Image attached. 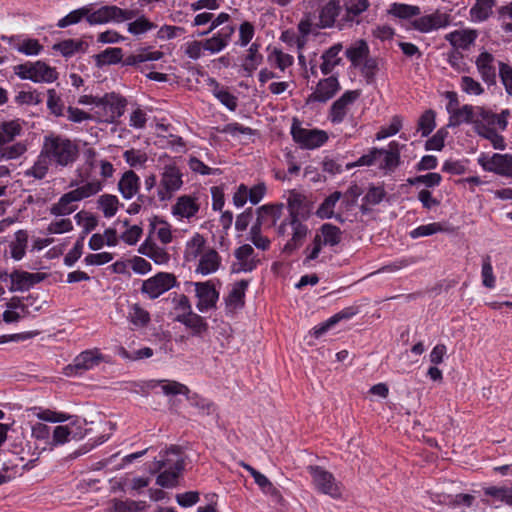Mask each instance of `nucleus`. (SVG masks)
<instances>
[{"mask_svg": "<svg viewBox=\"0 0 512 512\" xmlns=\"http://www.w3.org/2000/svg\"><path fill=\"white\" fill-rule=\"evenodd\" d=\"M184 52L185 55L192 60L200 59L204 55V52H206L203 40L187 42Z\"/></svg>", "mask_w": 512, "mask_h": 512, "instance_id": "63", "label": "nucleus"}, {"mask_svg": "<svg viewBox=\"0 0 512 512\" xmlns=\"http://www.w3.org/2000/svg\"><path fill=\"white\" fill-rule=\"evenodd\" d=\"M89 6L88 23L90 25L106 24L109 22H123L131 20L134 17L133 11L123 10L114 5L102 6L93 11L91 5Z\"/></svg>", "mask_w": 512, "mask_h": 512, "instance_id": "8", "label": "nucleus"}, {"mask_svg": "<svg viewBox=\"0 0 512 512\" xmlns=\"http://www.w3.org/2000/svg\"><path fill=\"white\" fill-rule=\"evenodd\" d=\"M235 26L226 25L214 33L211 37L203 40L205 50L211 55L223 51L231 42L235 33Z\"/></svg>", "mask_w": 512, "mask_h": 512, "instance_id": "18", "label": "nucleus"}, {"mask_svg": "<svg viewBox=\"0 0 512 512\" xmlns=\"http://www.w3.org/2000/svg\"><path fill=\"white\" fill-rule=\"evenodd\" d=\"M369 54V46L363 39L356 40L345 51V56L354 68L360 67L363 60H365Z\"/></svg>", "mask_w": 512, "mask_h": 512, "instance_id": "31", "label": "nucleus"}, {"mask_svg": "<svg viewBox=\"0 0 512 512\" xmlns=\"http://www.w3.org/2000/svg\"><path fill=\"white\" fill-rule=\"evenodd\" d=\"M101 354L98 350H86L75 357L73 363L66 367L67 375L81 374L100 363Z\"/></svg>", "mask_w": 512, "mask_h": 512, "instance_id": "20", "label": "nucleus"}, {"mask_svg": "<svg viewBox=\"0 0 512 512\" xmlns=\"http://www.w3.org/2000/svg\"><path fill=\"white\" fill-rule=\"evenodd\" d=\"M291 134L295 142L307 149L318 148L328 140L325 131L303 128L297 121L292 124Z\"/></svg>", "mask_w": 512, "mask_h": 512, "instance_id": "11", "label": "nucleus"}, {"mask_svg": "<svg viewBox=\"0 0 512 512\" xmlns=\"http://www.w3.org/2000/svg\"><path fill=\"white\" fill-rule=\"evenodd\" d=\"M247 286L248 282L246 280L236 282L232 286V289L226 299V304L229 308L237 309L244 305V297Z\"/></svg>", "mask_w": 512, "mask_h": 512, "instance_id": "43", "label": "nucleus"}, {"mask_svg": "<svg viewBox=\"0 0 512 512\" xmlns=\"http://www.w3.org/2000/svg\"><path fill=\"white\" fill-rule=\"evenodd\" d=\"M342 48V44L337 43L331 46L322 54V64L320 65V70L323 75L330 74L333 69L341 63L339 53L341 52Z\"/></svg>", "mask_w": 512, "mask_h": 512, "instance_id": "35", "label": "nucleus"}, {"mask_svg": "<svg viewBox=\"0 0 512 512\" xmlns=\"http://www.w3.org/2000/svg\"><path fill=\"white\" fill-rule=\"evenodd\" d=\"M477 38L475 30H455L445 35V39L457 49H468Z\"/></svg>", "mask_w": 512, "mask_h": 512, "instance_id": "32", "label": "nucleus"}, {"mask_svg": "<svg viewBox=\"0 0 512 512\" xmlns=\"http://www.w3.org/2000/svg\"><path fill=\"white\" fill-rule=\"evenodd\" d=\"M340 89L339 81L336 77L330 76L318 82L315 91L308 97L307 102L325 103L330 100Z\"/></svg>", "mask_w": 512, "mask_h": 512, "instance_id": "22", "label": "nucleus"}, {"mask_svg": "<svg viewBox=\"0 0 512 512\" xmlns=\"http://www.w3.org/2000/svg\"><path fill=\"white\" fill-rule=\"evenodd\" d=\"M176 285L177 280L173 274L159 272L143 281L141 292L146 294L149 299H156Z\"/></svg>", "mask_w": 512, "mask_h": 512, "instance_id": "10", "label": "nucleus"}, {"mask_svg": "<svg viewBox=\"0 0 512 512\" xmlns=\"http://www.w3.org/2000/svg\"><path fill=\"white\" fill-rule=\"evenodd\" d=\"M388 13L400 19H409L419 15L420 8L418 6L408 4L393 3L389 8Z\"/></svg>", "mask_w": 512, "mask_h": 512, "instance_id": "51", "label": "nucleus"}, {"mask_svg": "<svg viewBox=\"0 0 512 512\" xmlns=\"http://www.w3.org/2000/svg\"><path fill=\"white\" fill-rule=\"evenodd\" d=\"M207 85L210 87L212 95L228 110L235 111L238 106V99L230 93L229 89L222 86L216 79L209 78Z\"/></svg>", "mask_w": 512, "mask_h": 512, "instance_id": "27", "label": "nucleus"}, {"mask_svg": "<svg viewBox=\"0 0 512 512\" xmlns=\"http://www.w3.org/2000/svg\"><path fill=\"white\" fill-rule=\"evenodd\" d=\"M47 107L55 116L64 115V104L60 96L57 95L55 89L48 90Z\"/></svg>", "mask_w": 512, "mask_h": 512, "instance_id": "62", "label": "nucleus"}, {"mask_svg": "<svg viewBox=\"0 0 512 512\" xmlns=\"http://www.w3.org/2000/svg\"><path fill=\"white\" fill-rule=\"evenodd\" d=\"M343 9L340 0H329L319 10L317 28L327 29L336 27L339 29L340 17Z\"/></svg>", "mask_w": 512, "mask_h": 512, "instance_id": "14", "label": "nucleus"}, {"mask_svg": "<svg viewBox=\"0 0 512 512\" xmlns=\"http://www.w3.org/2000/svg\"><path fill=\"white\" fill-rule=\"evenodd\" d=\"M494 4V0H476L475 4L470 9L472 20L476 22L487 20L492 13Z\"/></svg>", "mask_w": 512, "mask_h": 512, "instance_id": "47", "label": "nucleus"}, {"mask_svg": "<svg viewBox=\"0 0 512 512\" xmlns=\"http://www.w3.org/2000/svg\"><path fill=\"white\" fill-rule=\"evenodd\" d=\"M42 277L39 273H29L26 271L15 270L10 273L9 291H26L29 290L33 285L39 283Z\"/></svg>", "mask_w": 512, "mask_h": 512, "instance_id": "25", "label": "nucleus"}, {"mask_svg": "<svg viewBox=\"0 0 512 512\" xmlns=\"http://www.w3.org/2000/svg\"><path fill=\"white\" fill-rule=\"evenodd\" d=\"M343 14L340 17L339 30L360 24V16L370 7L369 0H340Z\"/></svg>", "mask_w": 512, "mask_h": 512, "instance_id": "13", "label": "nucleus"}, {"mask_svg": "<svg viewBox=\"0 0 512 512\" xmlns=\"http://www.w3.org/2000/svg\"><path fill=\"white\" fill-rule=\"evenodd\" d=\"M195 292L198 298L196 307L199 312L204 313L216 307L219 293L211 282H196Z\"/></svg>", "mask_w": 512, "mask_h": 512, "instance_id": "17", "label": "nucleus"}, {"mask_svg": "<svg viewBox=\"0 0 512 512\" xmlns=\"http://www.w3.org/2000/svg\"><path fill=\"white\" fill-rule=\"evenodd\" d=\"M175 320L190 329L193 336H202L208 331V323L194 312L188 315H176Z\"/></svg>", "mask_w": 512, "mask_h": 512, "instance_id": "33", "label": "nucleus"}, {"mask_svg": "<svg viewBox=\"0 0 512 512\" xmlns=\"http://www.w3.org/2000/svg\"><path fill=\"white\" fill-rule=\"evenodd\" d=\"M77 177L70 182L73 190L64 193L56 203L50 207V213L54 216H66L73 213L77 206L76 202L93 197L102 191L103 181L93 178L88 180L89 172H83L82 169L76 170Z\"/></svg>", "mask_w": 512, "mask_h": 512, "instance_id": "2", "label": "nucleus"}, {"mask_svg": "<svg viewBox=\"0 0 512 512\" xmlns=\"http://www.w3.org/2000/svg\"><path fill=\"white\" fill-rule=\"evenodd\" d=\"M287 206L289 217L277 227V234L279 236L291 234V239L283 247V252L291 254L303 244L307 236V225L300 218L308 217L309 206L306 196L296 190L289 191Z\"/></svg>", "mask_w": 512, "mask_h": 512, "instance_id": "1", "label": "nucleus"}, {"mask_svg": "<svg viewBox=\"0 0 512 512\" xmlns=\"http://www.w3.org/2000/svg\"><path fill=\"white\" fill-rule=\"evenodd\" d=\"M308 472L312 476L313 484L318 491L333 498L340 497L339 485L329 471L320 466H309Z\"/></svg>", "mask_w": 512, "mask_h": 512, "instance_id": "12", "label": "nucleus"}, {"mask_svg": "<svg viewBox=\"0 0 512 512\" xmlns=\"http://www.w3.org/2000/svg\"><path fill=\"white\" fill-rule=\"evenodd\" d=\"M32 411L39 420L50 423H62L70 418L66 413L56 412L50 409H40L35 407Z\"/></svg>", "mask_w": 512, "mask_h": 512, "instance_id": "54", "label": "nucleus"}, {"mask_svg": "<svg viewBox=\"0 0 512 512\" xmlns=\"http://www.w3.org/2000/svg\"><path fill=\"white\" fill-rule=\"evenodd\" d=\"M477 162L484 171L512 178V154L494 153L489 155L481 153L478 156Z\"/></svg>", "mask_w": 512, "mask_h": 512, "instance_id": "9", "label": "nucleus"}, {"mask_svg": "<svg viewBox=\"0 0 512 512\" xmlns=\"http://www.w3.org/2000/svg\"><path fill=\"white\" fill-rule=\"evenodd\" d=\"M205 242L206 241L201 234L195 233L186 243L184 251V257L186 261L191 262L196 260L198 257H201V255L205 252Z\"/></svg>", "mask_w": 512, "mask_h": 512, "instance_id": "41", "label": "nucleus"}, {"mask_svg": "<svg viewBox=\"0 0 512 512\" xmlns=\"http://www.w3.org/2000/svg\"><path fill=\"white\" fill-rule=\"evenodd\" d=\"M378 166L388 172L394 171L400 163V145L396 141L389 143L387 149H379Z\"/></svg>", "mask_w": 512, "mask_h": 512, "instance_id": "26", "label": "nucleus"}, {"mask_svg": "<svg viewBox=\"0 0 512 512\" xmlns=\"http://www.w3.org/2000/svg\"><path fill=\"white\" fill-rule=\"evenodd\" d=\"M87 45L82 40L66 39L53 45L64 57H71L77 52H84Z\"/></svg>", "mask_w": 512, "mask_h": 512, "instance_id": "46", "label": "nucleus"}, {"mask_svg": "<svg viewBox=\"0 0 512 512\" xmlns=\"http://www.w3.org/2000/svg\"><path fill=\"white\" fill-rule=\"evenodd\" d=\"M140 178L132 171L128 170L123 173L118 182V190L124 199H132L139 191Z\"/></svg>", "mask_w": 512, "mask_h": 512, "instance_id": "29", "label": "nucleus"}, {"mask_svg": "<svg viewBox=\"0 0 512 512\" xmlns=\"http://www.w3.org/2000/svg\"><path fill=\"white\" fill-rule=\"evenodd\" d=\"M359 96L360 92L358 90H348L339 99H337L330 107L329 119L331 122L334 124L343 122Z\"/></svg>", "mask_w": 512, "mask_h": 512, "instance_id": "15", "label": "nucleus"}, {"mask_svg": "<svg viewBox=\"0 0 512 512\" xmlns=\"http://www.w3.org/2000/svg\"><path fill=\"white\" fill-rule=\"evenodd\" d=\"M89 6H83L79 9L71 11L65 17L61 18L57 26L59 28H65L67 26L79 23L83 18H86L88 22Z\"/></svg>", "mask_w": 512, "mask_h": 512, "instance_id": "55", "label": "nucleus"}, {"mask_svg": "<svg viewBox=\"0 0 512 512\" xmlns=\"http://www.w3.org/2000/svg\"><path fill=\"white\" fill-rule=\"evenodd\" d=\"M50 165H52V163L45 155H43L42 151L40 150L36 161L32 167L25 171L24 175L26 177H33L37 180H42L48 174Z\"/></svg>", "mask_w": 512, "mask_h": 512, "instance_id": "44", "label": "nucleus"}, {"mask_svg": "<svg viewBox=\"0 0 512 512\" xmlns=\"http://www.w3.org/2000/svg\"><path fill=\"white\" fill-rule=\"evenodd\" d=\"M342 194L339 191H335L330 194L323 203L319 206L316 211V215L321 219H330L334 216V208L337 202L340 200Z\"/></svg>", "mask_w": 512, "mask_h": 512, "instance_id": "48", "label": "nucleus"}, {"mask_svg": "<svg viewBox=\"0 0 512 512\" xmlns=\"http://www.w3.org/2000/svg\"><path fill=\"white\" fill-rule=\"evenodd\" d=\"M33 70L31 81L35 83H52L58 78L56 69L42 61L34 62Z\"/></svg>", "mask_w": 512, "mask_h": 512, "instance_id": "37", "label": "nucleus"}, {"mask_svg": "<svg viewBox=\"0 0 512 512\" xmlns=\"http://www.w3.org/2000/svg\"><path fill=\"white\" fill-rule=\"evenodd\" d=\"M41 151L56 168L71 167L79 157V147L70 138L50 133L43 138Z\"/></svg>", "mask_w": 512, "mask_h": 512, "instance_id": "3", "label": "nucleus"}, {"mask_svg": "<svg viewBox=\"0 0 512 512\" xmlns=\"http://www.w3.org/2000/svg\"><path fill=\"white\" fill-rule=\"evenodd\" d=\"M234 256L236 262L232 265V271L235 273L251 272L259 264V259L255 255L253 247L249 244H244L238 247Z\"/></svg>", "mask_w": 512, "mask_h": 512, "instance_id": "16", "label": "nucleus"}, {"mask_svg": "<svg viewBox=\"0 0 512 512\" xmlns=\"http://www.w3.org/2000/svg\"><path fill=\"white\" fill-rule=\"evenodd\" d=\"M260 44L254 42L250 45L247 50V55L242 63V69L245 72V76H252L253 72L261 65L263 56L259 52Z\"/></svg>", "mask_w": 512, "mask_h": 512, "instance_id": "40", "label": "nucleus"}, {"mask_svg": "<svg viewBox=\"0 0 512 512\" xmlns=\"http://www.w3.org/2000/svg\"><path fill=\"white\" fill-rule=\"evenodd\" d=\"M476 118V107L464 105L449 114L448 127H456L463 123L474 124Z\"/></svg>", "mask_w": 512, "mask_h": 512, "instance_id": "39", "label": "nucleus"}, {"mask_svg": "<svg viewBox=\"0 0 512 512\" xmlns=\"http://www.w3.org/2000/svg\"><path fill=\"white\" fill-rule=\"evenodd\" d=\"M23 134V123L19 119L0 121V160H14L27 151L24 142H14Z\"/></svg>", "mask_w": 512, "mask_h": 512, "instance_id": "5", "label": "nucleus"}, {"mask_svg": "<svg viewBox=\"0 0 512 512\" xmlns=\"http://www.w3.org/2000/svg\"><path fill=\"white\" fill-rule=\"evenodd\" d=\"M150 225L151 232L156 233L161 243L168 244L172 241L171 226L166 221L155 218Z\"/></svg>", "mask_w": 512, "mask_h": 512, "instance_id": "53", "label": "nucleus"}, {"mask_svg": "<svg viewBox=\"0 0 512 512\" xmlns=\"http://www.w3.org/2000/svg\"><path fill=\"white\" fill-rule=\"evenodd\" d=\"M475 497L471 494H457L455 496H443V499H440L439 502L446 504L452 508H456L459 506L470 507L474 502Z\"/></svg>", "mask_w": 512, "mask_h": 512, "instance_id": "57", "label": "nucleus"}, {"mask_svg": "<svg viewBox=\"0 0 512 512\" xmlns=\"http://www.w3.org/2000/svg\"><path fill=\"white\" fill-rule=\"evenodd\" d=\"M315 236L319 237L325 246L333 247L342 241L343 232L339 227L325 223L320 227L319 232Z\"/></svg>", "mask_w": 512, "mask_h": 512, "instance_id": "38", "label": "nucleus"}, {"mask_svg": "<svg viewBox=\"0 0 512 512\" xmlns=\"http://www.w3.org/2000/svg\"><path fill=\"white\" fill-rule=\"evenodd\" d=\"M128 319L136 327H145L150 322V314L136 303L131 305L128 312Z\"/></svg>", "mask_w": 512, "mask_h": 512, "instance_id": "52", "label": "nucleus"}, {"mask_svg": "<svg viewBox=\"0 0 512 512\" xmlns=\"http://www.w3.org/2000/svg\"><path fill=\"white\" fill-rule=\"evenodd\" d=\"M122 49L118 47L107 48L95 56L97 66L111 65L122 60Z\"/></svg>", "mask_w": 512, "mask_h": 512, "instance_id": "50", "label": "nucleus"}, {"mask_svg": "<svg viewBox=\"0 0 512 512\" xmlns=\"http://www.w3.org/2000/svg\"><path fill=\"white\" fill-rule=\"evenodd\" d=\"M184 459L181 456V448L171 446L160 453V459L154 461V467L150 469L156 473L164 469L156 479V484L163 488H173L178 483V478L184 470Z\"/></svg>", "mask_w": 512, "mask_h": 512, "instance_id": "4", "label": "nucleus"}, {"mask_svg": "<svg viewBox=\"0 0 512 512\" xmlns=\"http://www.w3.org/2000/svg\"><path fill=\"white\" fill-rule=\"evenodd\" d=\"M183 174L175 164L165 165L160 174V182L157 190L159 201L170 200L183 186Z\"/></svg>", "mask_w": 512, "mask_h": 512, "instance_id": "7", "label": "nucleus"}, {"mask_svg": "<svg viewBox=\"0 0 512 512\" xmlns=\"http://www.w3.org/2000/svg\"><path fill=\"white\" fill-rule=\"evenodd\" d=\"M74 219L76 220L77 224L82 227V235L86 236L89 234L92 230H94L98 225V219L96 216H94L91 213H87L84 211L78 212Z\"/></svg>", "mask_w": 512, "mask_h": 512, "instance_id": "56", "label": "nucleus"}, {"mask_svg": "<svg viewBox=\"0 0 512 512\" xmlns=\"http://www.w3.org/2000/svg\"><path fill=\"white\" fill-rule=\"evenodd\" d=\"M477 70L482 80L488 85L496 83V66L494 56L484 51L478 55L475 61Z\"/></svg>", "mask_w": 512, "mask_h": 512, "instance_id": "24", "label": "nucleus"}, {"mask_svg": "<svg viewBox=\"0 0 512 512\" xmlns=\"http://www.w3.org/2000/svg\"><path fill=\"white\" fill-rule=\"evenodd\" d=\"M221 258L214 249L206 250L200 257L196 272L202 275H209L218 270Z\"/></svg>", "mask_w": 512, "mask_h": 512, "instance_id": "34", "label": "nucleus"}, {"mask_svg": "<svg viewBox=\"0 0 512 512\" xmlns=\"http://www.w3.org/2000/svg\"><path fill=\"white\" fill-rule=\"evenodd\" d=\"M435 128V113L432 110L425 111L418 121V131L423 137L428 136Z\"/></svg>", "mask_w": 512, "mask_h": 512, "instance_id": "59", "label": "nucleus"}, {"mask_svg": "<svg viewBox=\"0 0 512 512\" xmlns=\"http://www.w3.org/2000/svg\"><path fill=\"white\" fill-rule=\"evenodd\" d=\"M475 131L479 136L489 140L494 149L504 150L506 148L504 137L494 127H488L483 121L481 123L476 121Z\"/></svg>", "mask_w": 512, "mask_h": 512, "instance_id": "36", "label": "nucleus"}, {"mask_svg": "<svg viewBox=\"0 0 512 512\" xmlns=\"http://www.w3.org/2000/svg\"><path fill=\"white\" fill-rule=\"evenodd\" d=\"M143 509L142 502L113 499L107 508V512H142Z\"/></svg>", "mask_w": 512, "mask_h": 512, "instance_id": "49", "label": "nucleus"}, {"mask_svg": "<svg viewBox=\"0 0 512 512\" xmlns=\"http://www.w3.org/2000/svg\"><path fill=\"white\" fill-rule=\"evenodd\" d=\"M139 253L153 260L158 265H165L170 260V255L165 248L158 246L150 239H146L139 247Z\"/></svg>", "mask_w": 512, "mask_h": 512, "instance_id": "30", "label": "nucleus"}, {"mask_svg": "<svg viewBox=\"0 0 512 512\" xmlns=\"http://www.w3.org/2000/svg\"><path fill=\"white\" fill-rule=\"evenodd\" d=\"M72 431L68 425L56 426L52 433V439L49 442L51 446H58L67 443L70 440Z\"/></svg>", "mask_w": 512, "mask_h": 512, "instance_id": "60", "label": "nucleus"}, {"mask_svg": "<svg viewBox=\"0 0 512 512\" xmlns=\"http://www.w3.org/2000/svg\"><path fill=\"white\" fill-rule=\"evenodd\" d=\"M28 244V233L26 230H18L14 235V240H12L9 244L11 257L19 261L21 260L26 253V248Z\"/></svg>", "mask_w": 512, "mask_h": 512, "instance_id": "42", "label": "nucleus"}, {"mask_svg": "<svg viewBox=\"0 0 512 512\" xmlns=\"http://www.w3.org/2000/svg\"><path fill=\"white\" fill-rule=\"evenodd\" d=\"M200 209L197 198L190 195H182L177 198L172 206V213L179 218L190 219L194 217Z\"/></svg>", "mask_w": 512, "mask_h": 512, "instance_id": "28", "label": "nucleus"}, {"mask_svg": "<svg viewBox=\"0 0 512 512\" xmlns=\"http://www.w3.org/2000/svg\"><path fill=\"white\" fill-rule=\"evenodd\" d=\"M1 39L7 42L13 49L26 56L39 55L43 50V46L37 39L24 38L20 35H3Z\"/></svg>", "mask_w": 512, "mask_h": 512, "instance_id": "21", "label": "nucleus"}, {"mask_svg": "<svg viewBox=\"0 0 512 512\" xmlns=\"http://www.w3.org/2000/svg\"><path fill=\"white\" fill-rule=\"evenodd\" d=\"M460 87L463 92L469 95H481L484 92L481 84L470 76H462Z\"/></svg>", "mask_w": 512, "mask_h": 512, "instance_id": "64", "label": "nucleus"}, {"mask_svg": "<svg viewBox=\"0 0 512 512\" xmlns=\"http://www.w3.org/2000/svg\"><path fill=\"white\" fill-rule=\"evenodd\" d=\"M93 101L98 118L105 123H115L124 114L127 105L126 98L115 92L106 93Z\"/></svg>", "mask_w": 512, "mask_h": 512, "instance_id": "6", "label": "nucleus"}, {"mask_svg": "<svg viewBox=\"0 0 512 512\" xmlns=\"http://www.w3.org/2000/svg\"><path fill=\"white\" fill-rule=\"evenodd\" d=\"M119 199L112 194H103L97 199V208L102 211L105 218H112L119 209Z\"/></svg>", "mask_w": 512, "mask_h": 512, "instance_id": "45", "label": "nucleus"}, {"mask_svg": "<svg viewBox=\"0 0 512 512\" xmlns=\"http://www.w3.org/2000/svg\"><path fill=\"white\" fill-rule=\"evenodd\" d=\"M449 24V15L440 12L421 16L412 22L413 28L421 33H429L440 28H444Z\"/></svg>", "mask_w": 512, "mask_h": 512, "instance_id": "19", "label": "nucleus"}, {"mask_svg": "<svg viewBox=\"0 0 512 512\" xmlns=\"http://www.w3.org/2000/svg\"><path fill=\"white\" fill-rule=\"evenodd\" d=\"M163 53L160 51L153 52H141L138 54L129 55L125 58L124 64L127 66H133L146 61H157L161 59Z\"/></svg>", "mask_w": 512, "mask_h": 512, "instance_id": "58", "label": "nucleus"}, {"mask_svg": "<svg viewBox=\"0 0 512 512\" xmlns=\"http://www.w3.org/2000/svg\"><path fill=\"white\" fill-rule=\"evenodd\" d=\"M481 276H482V283L485 287L490 288V289L495 287L496 280H495V276L493 274L491 258L488 255L483 257Z\"/></svg>", "mask_w": 512, "mask_h": 512, "instance_id": "61", "label": "nucleus"}, {"mask_svg": "<svg viewBox=\"0 0 512 512\" xmlns=\"http://www.w3.org/2000/svg\"><path fill=\"white\" fill-rule=\"evenodd\" d=\"M283 204H268L257 209V221L254 225L259 228H271L276 225L283 212Z\"/></svg>", "mask_w": 512, "mask_h": 512, "instance_id": "23", "label": "nucleus"}]
</instances>
